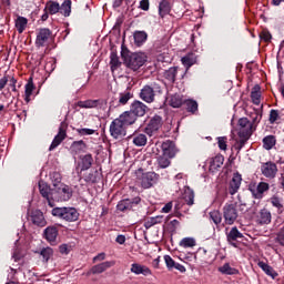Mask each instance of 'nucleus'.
I'll return each instance as SVG.
<instances>
[{"instance_id": "obj_36", "label": "nucleus", "mask_w": 284, "mask_h": 284, "mask_svg": "<svg viewBox=\"0 0 284 284\" xmlns=\"http://www.w3.org/2000/svg\"><path fill=\"white\" fill-rule=\"evenodd\" d=\"M183 65L186 68V70H190V68H192V65H194V63H196V57L194 55V53H189L186 55H184L181 59Z\"/></svg>"}, {"instance_id": "obj_42", "label": "nucleus", "mask_w": 284, "mask_h": 284, "mask_svg": "<svg viewBox=\"0 0 284 284\" xmlns=\"http://www.w3.org/2000/svg\"><path fill=\"white\" fill-rule=\"evenodd\" d=\"M60 12L63 17H70V12H72V1L65 0L60 7Z\"/></svg>"}, {"instance_id": "obj_10", "label": "nucleus", "mask_w": 284, "mask_h": 284, "mask_svg": "<svg viewBox=\"0 0 284 284\" xmlns=\"http://www.w3.org/2000/svg\"><path fill=\"white\" fill-rule=\"evenodd\" d=\"M67 130H68V125L65 124V122H62L60 124L58 134L54 136L49 148L50 152H52V150H55V148H59V145H61V143L65 141V136H68Z\"/></svg>"}, {"instance_id": "obj_23", "label": "nucleus", "mask_w": 284, "mask_h": 284, "mask_svg": "<svg viewBox=\"0 0 284 284\" xmlns=\"http://www.w3.org/2000/svg\"><path fill=\"white\" fill-rule=\"evenodd\" d=\"M256 222L260 225H270L272 223V213L267 209H262L256 216Z\"/></svg>"}, {"instance_id": "obj_4", "label": "nucleus", "mask_w": 284, "mask_h": 284, "mask_svg": "<svg viewBox=\"0 0 284 284\" xmlns=\"http://www.w3.org/2000/svg\"><path fill=\"white\" fill-rule=\"evenodd\" d=\"M58 186H54L52 189V203L54 201H70L72 199V189L65 184H57Z\"/></svg>"}, {"instance_id": "obj_24", "label": "nucleus", "mask_w": 284, "mask_h": 284, "mask_svg": "<svg viewBox=\"0 0 284 284\" xmlns=\"http://www.w3.org/2000/svg\"><path fill=\"white\" fill-rule=\"evenodd\" d=\"M229 243L233 246V247H237L236 245V241H239V239H243V233L239 232V229L236 226L232 227L231 231L227 233L226 235Z\"/></svg>"}, {"instance_id": "obj_49", "label": "nucleus", "mask_w": 284, "mask_h": 284, "mask_svg": "<svg viewBox=\"0 0 284 284\" xmlns=\"http://www.w3.org/2000/svg\"><path fill=\"white\" fill-rule=\"evenodd\" d=\"M170 159H172V158H170V156L165 155L164 153H162V155H160L158 158L159 166L162 168V169L170 168V163H171Z\"/></svg>"}, {"instance_id": "obj_31", "label": "nucleus", "mask_w": 284, "mask_h": 284, "mask_svg": "<svg viewBox=\"0 0 284 284\" xmlns=\"http://www.w3.org/2000/svg\"><path fill=\"white\" fill-rule=\"evenodd\" d=\"M219 272L221 274H225L226 276H236V274H239V268H234L230 265V263H225L219 267Z\"/></svg>"}, {"instance_id": "obj_16", "label": "nucleus", "mask_w": 284, "mask_h": 284, "mask_svg": "<svg viewBox=\"0 0 284 284\" xmlns=\"http://www.w3.org/2000/svg\"><path fill=\"white\" fill-rule=\"evenodd\" d=\"M261 172H262L263 176H265L266 179H275L276 174L278 172V169L276 168V165L274 163L266 162V163L262 164Z\"/></svg>"}, {"instance_id": "obj_18", "label": "nucleus", "mask_w": 284, "mask_h": 284, "mask_svg": "<svg viewBox=\"0 0 284 284\" xmlns=\"http://www.w3.org/2000/svg\"><path fill=\"white\" fill-rule=\"evenodd\" d=\"M130 112L133 114V116H145V112H148V105L141 101H134L131 104Z\"/></svg>"}, {"instance_id": "obj_32", "label": "nucleus", "mask_w": 284, "mask_h": 284, "mask_svg": "<svg viewBox=\"0 0 284 284\" xmlns=\"http://www.w3.org/2000/svg\"><path fill=\"white\" fill-rule=\"evenodd\" d=\"M99 105V100H85V101H78L74 104V110H79L77 108H84V109H90V108H97Z\"/></svg>"}, {"instance_id": "obj_25", "label": "nucleus", "mask_w": 284, "mask_h": 284, "mask_svg": "<svg viewBox=\"0 0 284 284\" xmlns=\"http://www.w3.org/2000/svg\"><path fill=\"white\" fill-rule=\"evenodd\" d=\"M37 90L32 78H29L27 84L24 85V101L26 103H30L32 101V93Z\"/></svg>"}, {"instance_id": "obj_20", "label": "nucleus", "mask_w": 284, "mask_h": 284, "mask_svg": "<svg viewBox=\"0 0 284 284\" xmlns=\"http://www.w3.org/2000/svg\"><path fill=\"white\" fill-rule=\"evenodd\" d=\"M164 262L168 270H178V272H181V274H185L187 272L183 264L176 263L170 255H164Z\"/></svg>"}, {"instance_id": "obj_8", "label": "nucleus", "mask_w": 284, "mask_h": 284, "mask_svg": "<svg viewBox=\"0 0 284 284\" xmlns=\"http://www.w3.org/2000/svg\"><path fill=\"white\" fill-rule=\"evenodd\" d=\"M128 128L116 118L110 124V134L113 139H123L128 134Z\"/></svg>"}, {"instance_id": "obj_56", "label": "nucleus", "mask_w": 284, "mask_h": 284, "mask_svg": "<svg viewBox=\"0 0 284 284\" xmlns=\"http://www.w3.org/2000/svg\"><path fill=\"white\" fill-rule=\"evenodd\" d=\"M271 203L273 207H277V210L283 209V203L281 202V199L276 195L271 197Z\"/></svg>"}, {"instance_id": "obj_34", "label": "nucleus", "mask_w": 284, "mask_h": 284, "mask_svg": "<svg viewBox=\"0 0 284 284\" xmlns=\"http://www.w3.org/2000/svg\"><path fill=\"white\" fill-rule=\"evenodd\" d=\"M92 155L87 154L81 158V162L79 163V168H81V172L85 170H90L92 168Z\"/></svg>"}, {"instance_id": "obj_29", "label": "nucleus", "mask_w": 284, "mask_h": 284, "mask_svg": "<svg viewBox=\"0 0 284 284\" xmlns=\"http://www.w3.org/2000/svg\"><path fill=\"white\" fill-rule=\"evenodd\" d=\"M223 161H225L223 155H216L215 158L210 159L209 169L211 170V172H214V170H219V168L223 165Z\"/></svg>"}, {"instance_id": "obj_35", "label": "nucleus", "mask_w": 284, "mask_h": 284, "mask_svg": "<svg viewBox=\"0 0 284 284\" xmlns=\"http://www.w3.org/2000/svg\"><path fill=\"white\" fill-rule=\"evenodd\" d=\"M257 265L258 267H261V270H263V272H265L267 276H272L273 278H276V276H278V273H276V271H274V268L270 266L267 263L258 262Z\"/></svg>"}, {"instance_id": "obj_15", "label": "nucleus", "mask_w": 284, "mask_h": 284, "mask_svg": "<svg viewBox=\"0 0 284 284\" xmlns=\"http://www.w3.org/2000/svg\"><path fill=\"white\" fill-rule=\"evenodd\" d=\"M130 272L135 274V276H152V270L140 263L131 264Z\"/></svg>"}, {"instance_id": "obj_11", "label": "nucleus", "mask_w": 284, "mask_h": 284, "mask_svg": "<svg viewBox=\"0 0 284 284\" xmlns=\"http://www.w3.org/2000/svg\"><path fill=\"white\" fill-rule=\"evenodd\" d=\"M67 130H68V125L65 124V122H62L60 124L58 134L54 136L49 148L50 152H52V150H55V148H59V145H61V143L65 141V136H68Z\"/></svg>"}, {"instance_id": "obj_41", "label": "nucleus", "mask_w": 284, "mask_h": 284, "mask_svg": "<svg viewBox=\"0 0 284 284\" xmlns=\"http://www.w3.org/2000/svg\"><path fill=\"white\" fill-rule=\"evenodd\" d=\"M170 12V2L166 0H162L159 4V14L163 19L164 17H168V13Z\"/></svg>"}, {"instance_id": "obj_6", "label": "nucleus", "mask_w": 284, "mask_h": 284, "mask_svg": "<svg viewBox=\"0 0 284 284\" xmlns=\"http://www.w3.org/2000/svg\"><path fill=\"white\" fill-rule=\"evenodd\" d=\"M223 216L226 225H234L236 219H239V211H236V204H225L223 207Z\"/></svg>"}, {"instance_id": "obj_51", "label": "nucleus", "mask_w": 284, "mask_h": 284, "mask_svg": "<svg viewBox=\"0 0 284 284\" xmlns=\"http://www.w3.org/2000/svg\"><path fill=\"white\" fill-rule=\"evenodd\" d=\"M184 103L186 105L187 112H192V114L199 110V103H196L194 100H186Z\"/></svg>"}, {"instance_id": "obj_46", "label": "nucleus", "mask_w": 284, "mask_h": 284, "mask_svg": "<svg viewBox=\"0 0 284 284\" xmlns=\"http://www.w3.org/2000/svg\"><path fill=\"white\" fill-rule=\"evenodd\" d=\"M133 97H134V94L132 92H130V90H126V91L120 93L119 103L121 105H125L128 103V101H130V99H132Z\"/></svg>"}, {"instance_id": "obj_37", "label": "nucleus", "mask_w": 284, "mask_h": 284, "mask_svg": "<svg viewBox=\"0 0 284 284\" xmlns=\"http://www.w3.org/2000/svg\"><path fill=\"white\" fill-rule=\"evenodd\" d=\"M110 65L112 72L121 68V60H119V55L114 51L110 54Z\"/></svg>"}, {"instance_id": "obj_9", "label": "nucleus", "mask_w": 284, "mask_h": 284, "mask_svg": "<svg viewBox=\"0 0 284 284\" xmlns=\"http://www.w3.org/2000/svg\"><path fill=\"white\" fill-rule=\"evenodd\" d=\"M50 41H52V31L50 29H40L36 39L37 48H48Z\"/></svg>"}, {"instance_id": "obj_40", "label": "nucleus", "mask_w": 284, "mask_h": 284, "mask_svg": "<svg viewBox=\"0 0 284 284\" xmlns=\"http://www.w3.org/2000/svg\"><path fill=\"white\" fill-rule=\"evenodd\" d=\"M60 6L59 2L55 1H49L45 4L44 12H48L49 14H57L59 12Z\"/></svg>"}, {"instance_id": "obj_43", "label": "nucleus", "mask_w": 284, "mask_h": 284, "mask_svg": "<svg viewBox=\"0 0 284 284\" xmlns=\"http://www.w3.org/2000/svg\"><path fill=\"white\" fill-rule=\"evenodd\" d=\"M169 103L171 108H181V105H183V97L174 94L170 98Z\"/></svg>"}, {"instance_id": "obj_3", "label": "nucleus", "mask_w": 284, "mask_h": 284, "mask_svg": "<svg viewBox=\"0 0 284 284\" xmlns=\"http://www.w3.org/2000/svg\"><path fill=\"white\" fill-rule=\"evenodd\" d=\"M51 214L52 216L62 219L68 223H74V221H79V211H77L74 207H54Z\"/></svg>"}, {"instance_id": "obj_63", "label": "nucleus", "mask_w": 284, "mask_h": 284, "mask_svg": "<svg viewBox=\"0 0 284 284\" xmlns=\"http://www.w3.org/2000/svg\"><path fill=\"white\" fill-rule=\"evenodd\" d=\"M101 261H105V253H99L97 256L93 257V263H99Z\"/></svg>"}, {"instance_id": "obj_57", "label": "nucleus", "mask_w": 284, "mask_h": 284, "mask_svg": "<svg viewBox=\"0 0 284 284\" xmlns=\"http://www.w3.org/2000/svg\"><path fill=\"white\" fill-rule=\"evenodd\" d=\"M78 134H80V136H90L92 134H94V129H77Z\"/></svg>"}, {"instance_id": "obj_48", "label": "nucleus", "mask_w": 284, "mask_h": 284, "mask_svg": "<svg viewBox=\"0 0 284 284\" xmlns=\"http://www.w3.org/2000/svg\"><path fill=\"white\" fill-rule=\"evenodd\" d=\"M183 200L186 205H194V191H192L191 189L185 190Z\"/></svg>"}, {"instance_id": "obj_28", "label": "nucleus", "mask_w": 284, "mask_h": 284, "mask_svg": "<svg viewBox=\"0 0 284 284\" xmlns=\"http://www.w3.org/2000/svg\"><path fill=\"white\" fill-rule=\"evenodd\" d=\"M44 235L49 243H55L57 236H59V230L57 226H49L44 230Z\"/></svg>"}, {"instance_id": "obj_26", "label": "nucleus", "mask_w": 284, "mask_h": 284, "mask_svg": "<svg viewBox=\"0 0 284 284\" xmlns=\"http://www.w3.org/2000/svg\"><path fill=\"white\" fill-rule=\"evenodd\" d=\"M118 119L124 124V128H128V125H133V123H136V116L131 111H125Z\"/></svg>"}, {"instance_id": "obj_38", "label": "nucleus", "mask_w": 284, "mask_h": 284, "mask_svg": "<svg viewBox=\"0 0 284 284\" xmlns=\"http://www.w3.org/2000/svg\"><path fill=\"white\" fill-rule=\"evenodd\" d=\"M180 247L184 250L196 247V239L194 237H184L180 241Z\"/></svg>"}, {"instance_id": "obj_52", "label": "nucleus", "mask_w": 284, "mask_h": 284, "mask_svg": "<svg viewBox=\"0 0 284 284\" xmlns=\"http://www.w3.org/2000/svg\"><path fill=\"white\" fill-rule=\"evenodd\" d=\"M210 219L213 221L215 225H221V222L223 221V216L219 211H212L210 213Z\"/></svg>"}, {"instance_id": "obj_14", "label": "nucleus", "mask_w": 284, "mask_h": 284, "mask_svg": "<svg viewBox=\"0 0 284 284\" xmlns=\"http://www.w3.org/2000/svg\"><path fill=\"white\" fill-rule=\"evenodd\" d=\"M39 190L41 196L48 201L50 207H54V202H52V189L44 181H39Z\"/></svg>"}, {"instance_id": "obj_30", "label": "nucleus", "mask_w": 284, "mask_h": 284, "mask_svg": "<svg viewBox=\"0 0 284 284\" xmlns=\"http://www.w3.org/2000/svg\"><path fill=\"white\" fill-rule=\"evenodd\" d=\"M14 24L19 34H23V32H26V28H28V20L26 17L18 16V18L14 20Z\"/></svg>"}, {"instance_id": "obj_2", "label": "nucleus", "mask_w": 284, "mask_h": 284, "mask_svg": "<svg viewBox=\"0 0 284 284\" xmlns=\"http://www.w3.org/2000/svg\"><path fill=\"white\" fill-rule=\"evenodd\" d=\"M138 176V183L143 187V190H150V187H153L159 183L160 175L154 172H145L143 173V170H138L136 172Z\"/></svg>"}, {"instance_id": "obj_59", "label": "nucleus", "mask_w": 284, "mask_h": 284, "mask_svg": "<svg viewBox=\"0 0 284 284\" xmlns=\"http://www.w3.org/2000/svg\"><path fill=\"white\" fill-rule=\"evenodd\" d=\"M250 138H240V140L235 143V150H242L243 145L247 142Z\"/></svg>"}, {"instance_id": "obj_54", "label": "nucleus", "mask_w": 284, "mask_h": 284, "mask_svg": "<svg viewBox=\"0 0 284 284\" xmlns=\"http://www.w3.org/2000/svg\"><path fill=\"white\" fill-rule=\"evenodd\" d=\"M165 78L169 81H176V68H170L166 72H165Z\"/></svg>"}, {"instance_id": "obj_60", "label": "nucleus", "mask_w": 284, "mask_h": 284, "mask_svg": "<svg viewBox=\"0 0 284 284\" xmlns=\"http://www.w3.org/2000/svg\"><path fill=\"white\" fill-rule=\"evenodd\" d=\"M172 207H173L172 202L166 203V204L162 207V213H163V214H170V212H172Z\"/></svg>"}, {"instance_id": "obj_50", "label": "nucleus", "mask_w": 284, "mask_h": 284, "mask_svg": "<svg viewBox=\"0 0 284 284\" xmlns=\"http://www.w3.org/2000/svg\"><path fill=\"white\" fill-rule=\"evenodd\" d=\"M52 254H54V251L51 247H45L40 251V255L42 256L44 263H48V261L52 258Z\"/></svg>"}, {"instance_id": "obj_61", "label": "nucleus", "mask_w": 284, "mask_h": 284, "mask_svg": "<svg viewBox=\"0 0 284 284\" xmlns=\"http://www.w3.org/2000/svg\"><path fill=\"white\" fill-rule=\"evenodd\" d=\"M141 10H144L145 12L150 10V0H142L140 2Z\"/></svg>"}, {"instance_id": "obj_47", "label": "nucleus", "mask_w": 284, "mask_h": 284, "mask_svg": "<svg viewBox=\"0 0 284 284\" xmlns=\"http://www.w3.org/2000/svg\"><path fill=\"white\" fill-rule=\"evenodd\" d=\"M118 210L120 212H128V210H132V200H122L118 203Z\"/></svg>"}, {"instance_id": "obj_44", "label": "nucleus", "mask_w": 284, "mask_h": 284, "mask_svg": "<svg viewBox=\"0 0 284 284\" xmlns=\"http://www.w3.org/2000/svg\"><path fill=\"white\" fill-rule=\"evenodd\" d=\"M263 144L265 150H272L276 145V138L274 135L265 136Z\"/></svg>"}, {"instance_id": "obj_62", "label": "nucleus", "mask_w": 284, "mask_h": 284, "mask_svg": "<svg viewBox=\"0 0 284 284\" xmlns=\"http://www.w3.org/2000/svg\"><path fill=\"white\" fill-rule=\"evenodd\" d=\"M261 38H262L264 41H272V33L268 32V31H263L262 34H261Z\"/></svg>"}, {"instance_id": "obj_22", "label": "nucleus", "mask_w": 284, "mask_h": 284, "mask_svg": "<svg viewBox=\"0 0 284 284\" xmlns=\"http://www.w3.org/2000/svg\"><path fill=\"white\" fill-rule=\"evenodd\" d=\"M31 222L33 225H38V227H45L48 222H45V216H43V212L36 210L31 213Z\"/></svg>"}, {"instance_id": "obj_19", "label": "nucleus", "mask_w": 284, "mask_h": 284, "mask_svg": "<svg viewBox=\"0 0 284 284\" xmlns=\"http://www.w3.org/2000/svg\"><path fill=\"white\" fill-rule=\"evenodd\" d=\"M162 151L164 155L169 156V159H174V156H176V152H179V150H176V144L170 140L162 143Z\"/></svg>"}, {"instance_id": "obj_45", "label": "nucleus", "mask_w": 284, "mask_h": 284, "mask_svg": "<svg viewBox=\"0 0 284 284\" xmlns=\"http://www.w3.org/2000/svg\"><path fill=\"white\" fill-rule=\"evenodd\" d=\"M251 99L254 105H261V89L258 87H255L251 92Z\"/></svg>"}, {"instance_id": "obj_33", "label": "nucleus", "mask_w": 284, "mask_h": 284, "mask_svg": "<svg viewBox=\"0 0 284 284\" xmlns=\"http://www.w3.org/2000/svg\"><path fill=\"white\" fill-rule=\"evenodd\" d=\"M134 43L138 47H141L142 44L148 41V33L145 31H135L133 34Z\"/></svg>"}, {"instance_id": "obj_17", "label": "nucleus", "mask_w": 284, "mask_h": 284, "mask_svg": "<svg viewBox=\"0 0 284 284\" xmlns=\"http://www.w3.org/2000/svg\"><path fill=\"white\" fill-rule=\"evenodd\" d=\"M115 264L116 263L114 261L97 264L92 266L90 271L87 272V276H90V274H103L105 270H110V267H114Z\"/></svg>"}, {"instance_id": "obj_13", "label": "nucleus", "mask_w": 284, "mask_h": 284, "mask_svg": "<svg viewBox=\"0 0 284 284\" xmlns=\"http://www.w3.org/2000/svg\"><path fill=\"white\" fill-rule=\"evenodd\" d=\"M163 125V119L160 115H154L145 128L146 134L152 136L154 132H159V129Z\"/></svg>"}, {"instance_id": "obj_58", "label": "nucleus", "mask_w": 284, "mask_h": 284, "mask_svg": "<svg viewBox=\"0 0 284 284\" xmlns=\"http://www.w3.org/2000/svg\"><path fill=\"white\" fill-rule=\"evenodd\" d=\"M217 145L220 150H227V139L225 136L217 138Z\"/></svg>"}, {"instance_id": "obj_21", "label": "nucleus", "mask_w": 284, "mask_h": 284, "mask_svg": "<svg viewBox=\"0 0 284 284\" xmlns=\"http://www.w3.org/2000/svg\"><path fill=\"white\" fill-rule=\"evenodd\" d=\"M241 181H243V178L241 176V174L234 173V175L230 182L229 194L234 196V194H236V192H239V190L241 189Z\"/></svg>"}, {"instance_id": "obj_5", "label": "nucleus", "mask_w": 284, "mask_h": 284, "mask_svg": "<svg viewBox=\"0 0 284 284\" xmlns=\"http://www.w3.org/2000/svg\"><path fill=\"white\" fill-rule=\"evenodd\" d=\"M240 139H250L254 132V124L247 118H241L237 122Z\"/></svg>"}, {"instance_id": "obj_12", "label": "nucleus", "mask_w": 284, "mask_h": 284, "mask_svg": "<svg viewBox=\"0 0 284 284\" xmlns=\"http://www.w3.org/2000/svg\"><path fill=\"white\" fill-rule=\"evenodd\" d=\"M156 97V91H154V87L146 84L140 91V99L145 103H154V99Z\"/></svg>"}, {"instance_id": "obj_53", "label": "nucleus", "mask_w": 284, "mask_h": 284, "mask_svg": "<svg viewBox=\"0 0 284 284\" xmlns=\"http://www.w3.org/2000/svg\"><path fill=\"white\" fill-rule=\"evenodd\" d=\"M281 120V113L278 112V110H271L270 111V116H268V121L272 125H274V123H276V121Z\"/></svg>"}, {"instance_id": "obj_27", "label": "nucleus", "mask_w": 284, "mask_h": 284, "mask_svg": "<svg viewBox=\"0 0 284 284\" xmlns=\"http://www.w3.org/2000/svg\"><path fill=\"white\" fill-rule=\"evenodd\" d=\"M133 145H136V148H143L144 145H148V135L143 133H133L131 135Z\"/></svg>"}, {"instance_id": "obj_64", "label": "nucleus", "mask_w": 284, "mask_h": 284, "mask_svg": "<svg viewBox=\"0 0 284 284\" xmlns=\"http://www.w3.org/2000/svg\"><path fill=\"white\" fill-rule=\"evenodd\" d=\"M277 241L280 244L284 245V227L277 234Z\"/></svg>"}, {"instance_id": "obj_1", "label": "nucleus", "mask_w": 284, "mask_h": 284, "mask_svg": "<svg viewBox=\"0 0 284 284\" xmlns=\"http://www.w3.org/2000/svg\"><path fill=\"white\" fill-rule=\"evenodd\" d=\"M122 58L124 59V64L126 68L133 70V72H136V70L143 68V65H145L148 62V55L143 52H135L129 55L122 53Z\"/></svg>"}, {"instance_id": "obj_39", "label": "nucleus", "mask_w": 284, "mask_h": 284, "mask_svg": "<svg viewBox=\"0 0 284 284\" xmlns=\"http://www.w3.org/2000/svg\"><path fill=\"white\" fill-rule=\"evenodd\" d=\"M83 150H85V142H83V140L74 141L71 144L72 154H80V152H83Z\"/></svg>"}, {"instance_id": "obj_55", "label": "nucleus", "mask_w": 284, "mask_h": 284, "mask_svg": "<svg viewBox=\"0 0 284 284\" xmlns=\"http://www.w3.org/2000/svg\"><path fill=\"white\" fill-rule=\"evenodd\" d=\"M51 181L53 183V187H58V185H63V183H61V174L60 173H52Z\"/></svg>"}, {"instance_id": "obj_7", "label": "nucleus", "mask_w": 284, "mask_h": 284, "mask_svg": "<svg viewBox=\"0 0 284 284\" xmlns=\"http://www.w3.org/2000/svg\"><path fill=\"white\" fill-rule=\"evenodd\" d=\"M248 190L253 196V199H263L265 196V192L270 191V184L266 182H252L248 184Z\"/></svg>"}]
</instances>
